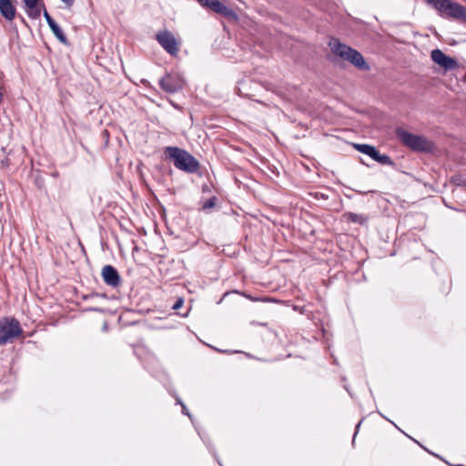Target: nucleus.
Returning <instances> with one entry per match:
<instances>
[{
    "instance_id": "obj_9",
    "label": "nucleus",
    "mask_w": 466,
    "mask_h": 466,
    "mask_svg": "<svg viewBox=\"0 0 466 466\" xmlns=\"http://www.w3.org/2000/svg\"><path fill=\"white\" fill-rule=\"evenodd\" d=\"M203 7H207L226 17L233 16V11L218 0H196Z\"/></svg>"
},
{
    "instance_id": "obj_16",
    "label": "nucleus",
    "mask_w": 466,
    "mask_h": 466,
    "mask_svg": "<svg viewBox=\"0 0 466 466\" xmlns=\"http://www.w3.org/2000/svg\"><path fill=\"white\" fill-rule=\"evenodd\" d=\"M373 160L383 165H390L392 163L390 157H388L387 155H380L379 151H377V157H374Z\"/></svg>"
},
{
    "instance_id": "obj_14",
    "label": "nucleus",
    "mask_w": 466,
    "mask_h": 466,
    "mask_svg": "<svg viewBox=\"0 0 466 466\" xmlns=\"http://www.w3.org/2000/svg\"><path fill=\"white\" fill-rule=\"evenodd\" d=\"M347 221L356 223L359 225H365L368 221V217L364 214H357L352 212H348L343 215Z\"/></svg>"
},
{
    "instance_id": "obj_7",
    "label": "nucleus",
    "mask_w": 466,
    "mask_h": 466,
    "mask_svg": "<svg viewBox=\"0 0 466 466\" xmlns=\"http://www.w3.org/2000/svg\"><path fill=\"white\" fill-rule=\"evenodd\" d=\"M159 85L167 93H175L184 86V80L178 74H167L159 80Z\"/></svg>"
},
{
    "instance_id": "obj_4",
    "label": "nucleus",
    "mask_w": 466,
    "mask_h": 466,
    "mask_svg": "<svg viewBox=\"0 0 466 466\" xmlns=\"http://www.w3.org/2000/svg\"><path fill=\"white\" fill-rule=\"evenodd\" d=\"M397 136L400 141L414 151H431L432 143L423 136L410 133L404 129H398Z\"/></svg>"
},
{
    "instance_id": "obj_15",
    "label": "nucleus",
    "mask_w": 466,
    "mask_h": 466,
    "mask_svg": "<svg viewBox=\"0 0 466 466\" xmlns=\"http://www.w3.org/2000/svg\"><path fill=\"white\" fill-rule=\"evenodd\" d=\"M357 150L362 154L370 157L372 159L377 157V149L375 147L367 144H357L355 145Z\"/></svg>"
},
{
    "instance_id": "obj_10",
    "label": "nucleus",
    "mask_w": 466,
    "mask_h": 466,
    "mask_svg": "<svg viewBox=\"0 0 466 466\" xmlns=\"http://www.w3.org/2000/svg\"><path fill=\"white\" fill-rule=\"evenodd\" d=\"M101 275L105 283L112 288H117L121 283L120 276L113 266L103 267Z\"/></svg>"
},
{
    "instance_id": "obj_17",
    "label": "nucleus",
    "mask_w": 466,
    "mask_h": 466,
    "mask_svg": "<svg viewBox=\"0 0 466 466\" xmlns=\"http://www.w3.org/2000/svg\"><path fill=\"white\" fill-rule=\"evenodd\" d=\"M215 201H216V198H211L209 199H208L202 206V208L203 209H209L211 208H213L215 206Z\"/></svg>"
},
{
    "instance_id": "obj_6",
    "label": "nucleus",
    "mask_w": 466,
    "mask_h": 466,
    "mask_svg": "<svg viewBox=\"0 0 466 466\" xmlns=\"http://www.w3.org/2000/svg\"><path fill=\"white\" fill-rule=\"evenodd\" d=\"M156 39L159 45L171 56H177L179 50L178 42L169 31H161L157 34Z\"/></svg>"
},
{
    "instance_id": "obj_1",
    "label": "nucleus",
    "mask_w": 466,
    "mask_h": 466,
    "mask_svg": "<svg viewBox=\"0 0 466 466\" xmlns=\"http://www.w3.org/2000/svg\"><path fill=\"white\" fill-rule=\"evenodd\" d=\"M164 152L167 158L170 159L179 170L195 173L199 167L198 161L185 149L177 147H167Z\"/></svg>"
},
{
    "instance_id": "obj_11",
    "label": "nucleus",
    "mask_w": 466,
    "mask_h": 466,
    "mask_svg": "<svg viewBox=\"0 0 466 466\" xmlns=\"http://www.w3.org/2000/svg\"><path fill=\"white\" fill-rule=\"evenodd\" d=\"M25 11L30 18L36 19L41 15V9L45 10L42 0H23Z\"/></svg>"
},
{
    "instance_id": "obj_5",
    "label": "nucleus",
    "mask_w": 466,
    "mask_h": 466,
    "mask_svg": "<svg viewBox=\"0 0 466 466\" xmlns=\"http://www.w3.org/2000/svg\"><path fill=\"white\" fill-rule=\"evenodd\" d=\"M22 334L23 329L16 319L4 318L0 319V345L12 342Z\"/></svg>"
},
{
    "instance_id": "obj_13",
    "label": "nucleus",
    "mask_w": 466,
    "mask_h": 466,
    "mask_svg": "<svg viewBox=\"0 0 466 466\" xmlns=\"http://www.w3.org/2000/svg\"><path fill=\"white\" fill-rule=\"evenodd\" d=\"M0 13L8 21L15 17V7L11 0H0Z\"/></svg>"
},
{
    "instance_id": "obj_12",
    "label": "nucleus",
    "mask_w": 466,
    "mask_h": 466,
    "mask_svg": "<svg viewBox=\"0 0 466 466\" xmlns=\"http://www.w3.org/2000/svg\"><path fill=\"white\" fill-rule=\"evenodd\" d=\"M44 17L46 18L50 29L52 30L54 35L56 36V38L60 42L66 44V37L65 34L63 33L60 26L55 22V20L50 16V15L48 14V12L46 9L44 10Z\"/></svg>"
},
{
    "instance_id": "obj_20",
    "label": "nucleus",
    "mask_w": 466,
    "mask_h": 466,
    "mask_svg": "<svg viewBox=\"0 0 466 466\" xmlns=\"http://www.w3.org/2000/svg\"><path fill=\"white\" fill-rule=\"evenodd\" d=\"M179 403H180V404H181V406H182V412H183L184 414L187 415V416L190 418V414L188 413L187 407H186L183 403H181V402H179Z\"/></svg>"
},
{
    "instance_id": "obj_2",
    "label": "nucleus",
    "mask_w": 466,
    "mask_h": 466,
    "mask_svg": "<svg viewBox=\"0 0 466 466\" xmlns=\"http://www.w3.org/2000/svg\"><path fill=\"white\" fill-rule=\"evenodd\" d=\"M331 51L343 60L350 62L353 66L361 70H368L369 65L366 63L363 56L357 50L350 46L340 43L337 39H332L329 42Z\"/></svg>"
},
{
    "instance_id": "obj_18",
    "label": "nucleus",
    "mask_w": 466,
    "mask_h": 466,
    "mask_svg": "<svg viewBox=\"0 0 466 466\" xmlns=\"http://www.w3.org/2000/svg\"><path fill=\"white\" fill-rule=\"evenodd\" d=\"M183 303H184L183 299H178L176 301V303L173 305V309H175V310L178 309L179 308L182 307Z\"/></svg>"
},
{
    "instance_id": "obj_3",
    "label": "nucleus",
    "mask_w": 466,
    "mask_h": 466,
    "mask_svg": "<svg viewBox=\"0 0 466 466\" xmlns=\"http://www.w3.org/2000/svg\"><path fill=\"white\" fill-rule=\"evenodd\" d=\"M440 14L466 22V7L451 0H427Z\"/></svg>"
},
{
    "instance_id": "obj_8",
    "label": "nucleus",
    "mask_w": 466,
    "mask_h": 466,
    "mask_svg": "<svg viewBox=\"0 0 466 466\" xmlns=\"http://www.w3.org/2000/svg\"><path fill=\"white\" fill-rule=\"evenodd\" d=\"M432 61L442 67L444 70L449 71L458 67V62L451 56H446L441 50L434 49L431 53Z\"/></svg>"
},
{
    "instance_id": "obj_19",
    "label": "nucleus",
    "mask_w": 466,
    "mask_h": 466,
    "mask_svg": "<svg viewBox=\"0 0 466 466\" xmlns=\"http://www.w3.org/2000/svg\"><path fill=\"white\" fill-rule=\"evenodd\" d=\"M67 8L73 6L75 0H61Z\"/></svg>"
}]
</instances>
